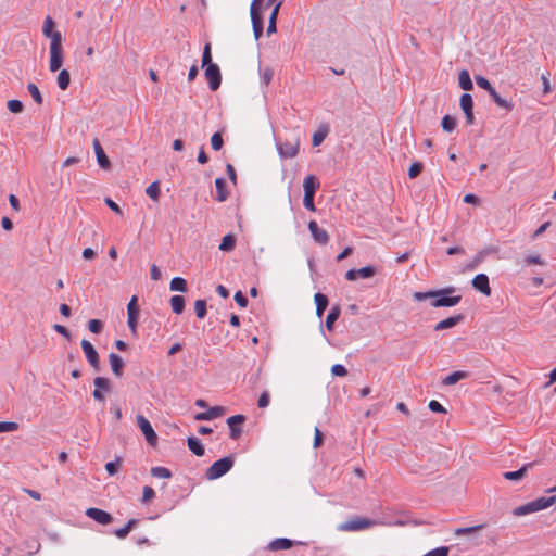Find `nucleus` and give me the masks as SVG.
<instances>
[{"label":"nucleus","instance_id":"obj_1","mask_svg":"<svg viewBox=\"0 0 556 556\" xmlns=\"http://www.w3.org/2000/svg\"><path fill=\"white\" fill-rule=\"evenodd\" d=\"M454 292L455 288L448 287L437 291L415 292L413 298L416 301L432 299L433 301L431 302V305L433 307H452L457 305L462 300L460 295H450Z\"/></svg>","mask_w":556,"mask_h":556},{"label":"nucleus","instance_id":"obj_2","mask_svg":"<svg viewBox=\"0 0 556 556\" xmlns=\"http://www.w3.org/2000/svg\"><path fill=\"white\" fill-rule=\"evenodd\" d=\"M233 466V458L231 456L223 457L214 462L206 470L205 477L207 480H216L226 475Z\"/></svg>","mask_w":556,"mask_h":556},{"label":"nucleus","instance_id":"obj_3","mask_svg":"<svg viewBox=\"0 0 556 556\" xmlns=\"http://www.w3.org/2000/svg\"><path fill=\"white\" fill-rule=\"evenodd\" d=\"M49 54V70L51 72L59 71L63 63V48L62 43H59V38H56L54 42H50Z\"/></svg>","mask_w":556,"mask_h":556},{"label":"nucleus","instance_id":"obj_4","mask_svg":"<svg viewBox=\"0 0 556 556\" xmlns=\"http://www.w3.org/2000/svg\"><path fill=\"white\" fill-rule=\"evenodd\" d=\"M276 149L281 159H293L299 154L300 140L280 142L276 141Z\"/></svg>","mask_w":556,"mask_h":556},{"label":"nucleus","instance_id":"obj_5","mask_svg":"<svg viewBox=\"0 0 556 556\" xmlns=\"http://www.w3.org/2000/svg\"><path fill=\"white\" fill-rule=\"evenodd\" d=\"M375 522L367 519V518H354L350 519L345 522H342L338 526V530L344 531V532H351V531H361L364 529H367L371 527Z\"/></svg>","mask_w":556,"mask_h":556},{"label":"nucleus","instance_id":"obj_6","mask_svg":"<svg viewBox=\"0 0 556 556\" xmlns=\"http://www.w3.org/2000/svg\"><path fill=\"white\" fill-rule=\"evenodd\" d=\"M137 426L143 433L147 442L150 445L154 446L157 443V435H156L154 429L152 428V425L150 424V421L144 416L138 415L137 416Z\"/></svg>","mask_w":556,"mask_h":556},{"label":"nucleus","instance_id":"obj_7","mask_svg":"<svg viewBox=\"0 0 556 556\" xmlns=\"http://www.w3.org/2000/svg\"><path fill=\"white\" fill-rule=\"evenodd\" d=\"M205 78L207 79L210 89L213 91L217 90L222 81L219 67L216 64H210L205 68Z\"/></svg>","mask_w":556,"mask_h":556},{"label":"nucleus","instance_id":"obj_8","mask_svg":"<svg viewBox=\"0 0 556 556\" xmlns=\"http://www.w3.org/2000/svg\"><path fill=\"white\" fill-rule=\"evenodd\" d=\"M127 325L132 333L136 332L137 323L139 317V308L137 306V296L134 295L127 305Z\"/></svg>","mask_w":556,"mask_h":556},{"label":"nucleus","instance_id":"obj_9","mask_svg":"<svg viewBox=\"0 0 556 556\" xmlns=\"http://www.w3.org/2000/svg\"><path fill=\"white\" fill-rule=\"evenodd\" d=\"M459 105L465 114L466 123L468 125H472L475 123V116H473V112H472V108H473L472 97L469 93H463L459 99Z\"/></svg>","mask_w":556,"mask_h":556},{"label":"nucleus","instance_id":"obj_10","mask_svg":"<svg viewBox=\"0 0 556 556\" xmlns=\"http://www.w3.org/2000/svg\"><path fill=\"white\" fill-rule=\"evenodd\" d=\"M81 349L85 353V356L88 363L94 368L98 369L100 365L99 354L93 348V345L86 339L81 340Z\"/></svg>","mask_w":556,"mask_h":556},{"label":"nucleus","instance_id":"obj_11","mask_svg":"<svg viewBox=\"0 0 556 556\" xmlns=\"http://www.w3.org/2000/svg\"><path fill=\"white\" fill-rule=\"evenodd\" d=\"M54 28V21L52 20L51 16H46V18L43 20V25H42V34L46 38H49L50 39V42H54V40L56 38H59V43H62L63 41V37H62V34L60 31H54L53 30Z\"/></svg>","mask_w":556,"mask_h":556},{"label":"nucleus","instance_id":"obj_12","mask_svg":"<svg viewBox=\"0 0 556 556\" xmlns=\"http://www.w3.org/2000/svg\"><path fill=\"white\" fill-rule=\"evenodd\" d=\"M86 516L93 519L100 525H109L113 520L112 516L109 513L94 507L88 508L86 510Z\"/></svg>","mask_w":556,"mask_h":556},{"label":"nucleus","instance_id":"obj_13","mask_svg":"<svg viewBox=\"0 0 556 556\" xmlns=\"http://www.w3.org/2000/svg\"><path fill=\"white\" fill-rule=\"evenodd\" d=\"M308 230L312 233L313 239L315 242L319 244H327L329 241V236L326 230L318 227L317 223L315 220H311L308 223Z\"/></svg>","mask_w":556,"mask_h":556},{"label":"nucleus","instance_id":"obj_14","mask_svg":"<svg viewBox=\"0 0 556 556\" xmlns=\"http://www.w3.org/2000/svg\"><path fill=\"white\" fill-rule=\"evenodd\" d=\"M245 417L243 415H233L227 419V425L230 429V438L238 439L241 434L240 426L244 422Z\"/></svg>","mask_w":556,"mask_h":556},{"label":"nucleus","instance_id":"obj_15","mask_svg":"<svg viewBox=\"0 0 556 556\" xmlns=\"http://www.w3.org/2000/svg\"><path fill=\"white\" fill-rule=\"evenodd\" d=\"M92 146L99 166L103 169H109L111 167V162L97 138L93 139Z\"/></svg>","mask_w":556,"mask_h":556},{"label":"nucleus","instance_id":"obj_16","mask_svg":"<svg viewBox=\"0 0 556 556\" xmlns=\"http://www.w3.org/2000/svg\"><path fill=\"white\" fill-rule=\"evenodd\" d=\"M472 286L476 290L480 291L484 295L491 294V288L489 285V277L485 274H478L472 279Z\"/></svg>","mask_w":556,"mask_h":556},{"label":"nucleus","instance_id":"obj_17","mask_svg":"<svg viewBox=\"0 0 556 556\" xmlns=\"http://www.w3.org/2000/svg\"><path fill=\"white\" fill-rule=\"evenodd\" d=\"M226 413V408L223 406H214L203 413H198L194 416L195 420H212L223 416Z\"/></svg>","mask_w":556,"mask_h":556},{"label":"nucleus","instance_id":"obj_18","mask_svg":"<svg viewBox=\"0 0 556 556\" xmlns=\"http://www.w3.org/2000/svg\"><path fill=\"white\" fill-rule=\"evenodd\" d=\"M533 466H534V463H527L520 469H518L516 471L504 472L503 476L507 480L518 481V480H521Z\"/></svg>","mask_w":556,"mask_h":556},{"label":"nucleus","instance_id":"obj_19","mask_svg":"<svg viewBox=\"0 0 556 556\" xmlns=\"http://www.w3.org/2000/svg\"><path fill=\"white\" fill-rule=\"evenodd\" d=\"M462 320H463V316L462 315L451 316V317H448L446 319H443V320L439 321L434 326V330L435 331H441V330H444V329L453 328L456 325H458Z\"/></svg>","mask_w":556,"mask_h":556},{"label":"nucleus","instance_id":"obj_20","mask_svg":"<svg viewBox=\"0 0 556 556\" xmlns=\"http://www.w3.org/2000/svg\"><path fill=\"white\" fill-rule=\"evenodd\" d=\"M110 365L112 368L113 374L116 377H121L123 375V368H124V361L122 357L115 353H111L109 355Z\"/></svg>","mask_w":556,"mask_h":556},{"label":"nucleus","instance_id":"obj_21","mask_svg":"<svg viewBox=\"0 0 556 556\" xmlns=\"http://www.w3.org/2000/svg\"><path fill=\"white\" fill-rule=\"evenodd\" d=\"M319 188V181L314 175H307L303 180L304 194H315Z\"/></svg>","mask_w":556,"mask_h":556},{"label":"nucleus","instance_id":"obj_22","mask_svg":"<svg viewBox=\"0 0 556 556\" xmlns=\"http://www.w3.org/2000/svg\"><path fill=\"white\" fill-rule=\"evenodd\" d=\"M293 546V542L289 539H286V538H279V539H275L273 540L269 545H268V548L270 551H283V549H289Z\"/></svg>","mask_w":556,"mask_h":556},{"label":"nucleus","instance_id":"obj_23","mask_svg":"<svg viewBox=\"0 0 556 556\" xmlns=\"http://www.w3.org/2000/svg\"><path fill=\"white\" fill-rule=\"evenodd\" d=\"M458 84H459V87L463 90H465V91L472 90L473 84H472V80L470 78V75H469L468 71L463 70V71L459 72V74H458Z\"/></svg>","mask_w":556,"mask_h":556},{"label":"nucleus","instance_id":"obj_24","mask_svg":"<svg viewBox=\"0 0 556 556\" xmlns=\"http://www.w3.org/2000/svg\"><path fill=\"white\" fill-rule=\"evenodd\" d=\"M329 132V128L328 126L326 125H321L314 134H313V137H312V143H313V147H318L319 144L323 143V141L325 140V138L327 137Z\"/></svg>","mask_w":556,"mask_h":556},{"label":"nucleus","instance_id":"obj_25","mask_svg":"<svg viewBox=\"0 0 556 556\" xmlns=\"http://www.w3.org/2000/svg\"><path fill=\"white\" fill-rule=\"evenodd\" d=\"M315 303H316V315L321 318L324 312L326 311L328 306V299L326 295L321 293H316L314 296Z\"/></svg>","mask_w":556,"mask_h":556},{"label":"nucleus","instance_id":"obj_26","mask_svg":"<svg viewBox=\"0 0 556 556\" xmlns=\"http://www.w3.org/2000/svg\"><path fill=\"white\" fill-rule=\"evenodd\" d=\"M236 247V237L232 233L226 235L218 247L223 252H230Z\"/></svg>","mask_w":556,"mask_h":556},{"label":"nucleus","instance_id":"obj_27","mask_svg":"<svg viewBox=\"0 0 556 556\" xmlns=\"http://www.w3.org/2000/svg\"><path fill=\"white\" fill-rule=\"evenodd\" d=\"M340 307L338 305L336 306H332L330 312L328 313L327 317H326V321H325V327L331 331L332 328H333V324L334 321L339 318L340 316Z\"/></svg>","mask_w":556,"mask_h":556},{"label":"nucleus","instance_id":"obj_28","mask_svg":"<svg viewBox=\"0 0 556 556\" xmlns=\"http://www.w3.org/2000/svg\"><path fill=\"white\" fill-rule=\"evenodd\" d=\"M490 97L493 99V101L500 106V108H503V109H506L508 111H510L513 109V104L510 101L502 98L497 91L495 90V88H493L490 92H489Z\"/></svg>","mask_w":556,"mask_h":556},{"label":"nucleus","instance_id":"obj_29","mask_svg":"<svg viewBox=\"0 0 556 556\" xmlns=\"http://www.w3.org/2000/svg\"><path fill=\"white\" fill-rule=\"evenodd\" d=\"M188 447L197 456H202L204 454V447L201 441L197 438H188Z\"/></svg>","mask_w":556,"mask_h":556},{"label":"nucleus","instance_id":"obj_30","mask_svg":"<svg viewBox=\"0 0 556 556\" xmlns=\"http://www.w3.org/2000/svg\"><path fill=\"white\" fill-rule=\"evenodd\" d=\"M538 511L536 510V507H535V504L534 502H529L525 505H521V506H518L514 509V515L515 516H525V515H528V514H531V513H535Z\"/></svg>","mask_w":556,"mask_h":556},{"label":"nucleus","instance_id":"obj_31","mask_svg":"<svg viewBox=\"0 0 556 556\" xmlns=\"http://www.w3.org/2000/svg\"><path fill=\"white\" fill-rule=\"evenodd\" d=\"M58 86L61 90H66L71 83V75L67 70L60 71L58 78Z\"/></svg>","mask_w":556,"mask_h":556},{"label":"nucleus","instance_id":"obj_32","mask_svg":"<svg viewBox=\"0 0 556 556\" xmlns=\"http://www.w3.org/2000/svg\"><path fill=\"white\" fill-rule=\"evenodd\" d=\"M466 377L467 372L465 371H454L443 379V384L452 386L457 383L459 380L465 379Z\"/></svg>","mask_w":556,"mask_h":556},{"label":"nucleus","instance_id":"obj_33","mask_svg":"<svg viewBox=\"0 0 556 556\" xmlns=\"http://www.w3.org/2000/svg\"><path fill=\"white\" fill-rule=\"evenodd\" d=\"M170 306L175 314H181L185 308V299L181 295L172 296Z\"/></svg>","mask_w":556,"mask_h":556},{"label":"nucleus","instance_id":"obj_34","mask_svg":"<svg viewBox=\"0 0 556 556\" xmlns=\"http://www.w3.org/2000/svg\"><path fill=\"white\" fill-rule=\"evenodd\" d=\"M169 289L172 291L186 292L187 291V281L181 277H175L172 279Z\"/></svg>","mask_w":556,"mask_h":556},{"label":"nucleus","instance_id":"obj_35","mask_svg":"<svg viewBox=\"0 0 556 556\" xmlns=\"http://www.w3.org/2000/svg\"><path fill=\"white\" fill-rule=\"evenodd\" d=\"M536 507V510L546 509L552 506L556 502V496L549 497H540L533 501Z\"/></svg>","mask_w":556,"mask_h":556},{"label":"nucleus","instance_id":"obj_36","mask_svg":"<svg viewBox=\"0 0 556 556\" xmlns=\"http://www.w3.org/2000/svg\"><path fill=\"white\" fill-rule=\"evenodd\" d=\"M254 37L257 40L263 34V18L261 15L251 16Z\"/></svg>","mask_w":556,"mask_h":556},{"label":"nucleus","instance_id":"obj_37","mask_svg":"<svg viewBox=\"0 0 556 556\" xmlns=\"http://www.w3.org/2000/svg\"><path fill=\"white\" fill-rule=\"evenodd\" d=\"M27 90H28L29 94L31 96L33 100H34L37 104H39V105H40V104H42V102H43V98H42V96H41V93H40L39 88H38L35 84L29 83V84L27 85Z\"/></svg>","mask_w":556,"mask_h":556},{"label":"nucleus","instance_id":"obj_38","mask_svg":"<svg viewBox=\"0 0 556 556\" xmlns=\"http://www.w3.org/2000/svg\"><path fill=\"white\" fill-rule=\"evenodd\" d=\"M151 475L157 479H169L172 477L169 469L161 466L151 468Z\"/></svg>","mask_w":556,"mask_h":556},{"label":"nucleus","instance_id":"obj_39","mask_svg":"<svg viewBox=\"0 0 556 556\" xmlns=\"http://www.w3.org/2000/svg\"><path fill=\"white\" fill-rule=\"evenodd\" d=\"M146 193L153 201H159L160 198V182L154 181L150 186L147 187Z\"/></svg>","mask_w":556,"mask_h":556},{"label":"nucleus","instance_id":"obj_40","mask_svg":"<svg viewBox=\"0 0 556 556\" xmlns=\"http://www.w3.org/2000/svg\"><path fill=\"white\" fill-rule=\"evenodd\" d=\"M441 126L444 131L452 132L456 127V119L451 115H445L442 118Z\"/></svg>","mask_w":556,"mask_h":556},{"label":"nucleus","instance_id":"obj_41","mask_svg":"<svg viewBox=\"0 0 556 556\" xmlns=\"http://www.w3.org/2000/svg\"><path fill=\"white\" fill-rule=\"evenodd\" d=\"M194 311L198 318L202 319L206 315V302L204 300H197L194 302Z\"/></svg>","mask_w":556,"mask_h":556},{"label":"nucleus","instance_id":"obj_42","mask_svg":"<svg viewBox=\"0 0 556 556\" xmlns=\"http://www.w3.org/2000/svg\"><path fill=\"white\" fill-rule=\"evenodd\" d=\"M224 186H225V180L223 178H216L215 179V187H216L217 192H218L217 200L219 202L225 201L226 198H227V193L224 190Z\"/></svg>","mask_w":556,"mask_h":556},{"label":"nucleus","instance_id":"obj_43","mask_svg":"<svg viewBox=\"0 0 556 556\" xmlns=\"http://www.w3.org/2000/svg\"><path fill=\"white\" fill-rule=\"evenodd\" d=\"M357 274L359 278H371L376 274V268L372 265L362 267L357 269Z\"/></svg>","mask_w":556,"mask_h":556},{"label":"nucleus","instance_id":"obj_44","mask_svg":"<svg viewBox=\"0 0 556 556\" xmlns=\"http://www.w3.org/2000/svg\"><path fill=\"white\" fill-rule=\"evenodd\" d=\"M525 264L527 266L534 265V264L544 266V265H546V261L544 258H542L540 255H527L525 257Z\"/></svg>","mask_w":556,"mask_h":556},{"label":"nucleus","instance_id":"obj_45","mask_svg":"<svg viewBox=\"0 0 556 556\" xmlns=\"http://www.w3.org/2000/svg\"><path fill=\"white\" fill-rule=\"evenodd\" d=\"M475 80H476L477 85H478L480 88H482V89H484L485 91H488V93H489V92L494 88V87L490 84V81H489L485 77H483V76H481V75H477V76L475 77Z\"/></svg>","mask_w":556,"mask_h":556},{"label":"nucleus","instance_id":"obj_46","mask_svg":"<svg viewBox=\"0 0 556 556\" xmlns=\"http://www.w3.org/2000/svg\"><path fill=\"white\" fill-rule=\"evenodd\" d=\"M212 63L211 43H206L202 54V66H208Z\"/></svg>","mask_w":556,"mask_h":556},{"label":"nucleus","instance_id":"obj_47","mask_svg":"<svg viewBox=\"0 0 556 556\" xmlns=\"http://www.w3.org/2000/svg\"><path fill=\"white\" fill-rule=\"evenodd\" d=\"M18 429V424L14 421H0V433L1 432H13Z\"/></svg>","mask_w":556,"mask_h":556},{"label":"nucleus","instance_id":"obj_48","mask_svg":"<svg viewBox=\"0 0 556 556\" xmlns=\"http://www.w3.org/2000/svg\"><path fill=\"white\" fill-rule=\"evenodd\" d=\"M450 547L447 546H440L434 549L429 551L422 556H448Z\"/></svg>","mask_w":556,"mask_h":556},{"label":"nucleus","instance_id":"obj_49","mask_svg":"<svg viewBox=\"0 0 556 556\" xmlns=\"http://www.w3.org/2000/svg\"><path fill=\"white\" fill-rule=\"evenodd\" d=\"M7 105L9 111L12 113H21L24 108L23 103L20 100H9Z\"/></svg>","mask_w":556,"mask_h":556},{"label":"nucleus","instance_id":"obj_50","mask_svg":"<svg viewBox=\"0 0 556 556\" xmlns=\"http://www.w3.org/2000/svg\"><path fill=\"white\" fill-rule=\"evenodd\" d=\"M119 466H121V459H119V458H117V459H116V460H114V462H109V463H106V464H105V470L108 471V473H109L110 476H113V475H115V473L118 471Z\"/></svg>","mask_w":556,"mask_h":556},{"label":"nucleus","instance_id":"obj_51","mask_svg":"<svg viewBox=\"0 0 556 556\" xmlns=\"http://www.w3.org/2000/svg\"><path fill=\"white\" fill-rule=\"evenodd\" d=\"M421 170H422V164L420 162H414L408 169L409 178H412V179L416 178L420 174Z\"/></svg>","mask_w":556,"mask_h":556},{"label":"nucleus","instance_id":"obj_52","mask_svg":"<svg viewBox=\"0 0 556 556\" xmlns=\"http://www.w3.org/2000/svg\"><path fill=\"white\" fill-rule=\"evenodd\" d=\"M211 146L216 151L222 149V147H223V138H222V135L219 132L213 134V136L211 137Z\"/></svg>","mask_w":556,"mask_h":556},{"label":"nucleus","instance_id":"obj_53","mask_svg":"<svg viewBox=\"0 0 556 556\" xmlns=\"http://www.w3.org/2000/svg\"><path fill=\"white\" fill-rule=\"evenodd\" d=\"M93 383H94L96 389L109 390V388H110V382L104 377L94 378Z\"/></svg>","mask_w":556,"mask_h":556},{"label":"nucleus","instance_id":"obj_54","mask_svg":"<svg viewBox=\"0 0 556 556\" xmlns=\"http://www.w3.org/2000/svg\"><path fill=\"white\" fill-rule=\"evenodd\" d=\"M154 497H155L154 490L151 486H149V485L143 486V490H142V502L147 503V502L151 501Z\"/></svg>","mask_w":556,"mask_h":556},{"label":"nucleus","instance_id":"obj_55","mask_svg":"<svg viewBox=\"0 0 556 556\" xmlns=\"http://www.w3.org/2000/svg\"><path fill=\"white\" fill-rule=\"evenodd\" d=\"M102 327H103L102 323L98 319H90L88 323V329L92 333H99L102 330Z\"/></svg>","mask_w":556,"mask_h":556},{"label":"nucleus","instance_id":"obj_56","mask_svg":"<svg viewBox=\"0 0 556 556\" xmlns=\"http://www.w3.org/2000/svg\"><path fill=\"white\" fill-rule=\"evenodd\" d=\"M331 374L333 376H338V377H344L348 375V370L346 368L341 365V364H334L332 367H331Z\"/></svg>","mask_w":556,"mask_h":556},{"label":"nucleus","instance_id":"obj_57","mask_svg":"<svg viewBox=\"0 0 556 556\" xmlns=\"http://www.w3.org/2000/svg\"><path fill=\"white\" fill-rule=\"evenodd\" d=\"M303 205L308 211L314 212L316 210L315 204H314V195L313 194H304Z\"/></svg>","mask_w":556,"mask_h":556},{"label":"nucleus","instance_id":"obj_58","mask_svg":"<svg viewBox=\"0 0 556 556\" xmlns=\"http://www.w3.org/2000/svg\"><path fill=\"white\" fill-rule=\"evenodd\" d=\"M269 402H270L269 393L267 391H265L260 395L257 405L260 408H265L269 405Z\"/></svg>","mask_w":556,"mask_h":556},{"label":"nucleus","instance_id":"obj_59","mask_svg":"<svg viewBox=\"0 0 556 556\" xmlns=\"http://www.w3.org/2000/svg\"><path fill=\"white\" fill-rule=\"evenodd\" d=\"M263 3V0H252L251 7H250V15L256 16L260 14V9Z\"/></svg>","mask_w":556,"mask_h":556},{"label":"nucleus","instance_id":"obj_60","mask_svg":"<svg viewBox=\"0 0 556 556\" xmlns=\"http://www.w3.org/2000/svg\"><path fill=\"white\" fill-rule=\"evenodd\" d=\"M274 76V71L269 67L265 68L261 74V79L265 85H268Z\"/></svg>","mask_w":556,"mask_h":556},{"label":"nucleus","instance_id":"obj_61","mask_svg":"<svg viewBox=\"0 0 556 556\" xmlns=\"http://www.w3.org/2000/svg\"><path fill=\"white\" fill-rule=\"evenodd\" d=\"M233 299H235L236 303H237L240 307H242V308L247 307V305H248V300H247V298L242 294V292H241V291L236 292V294H235Z\"/></svg>","mask_w":556,"mask_h":556},{"label":"nucleus","instance_id":"obj_62","mask_svg":"<svg viewBox=\"0 0 556 556\" xmlns=\"http://www.w3.org/2000/svg\"><path fill=\"white\" fill-rule=\"evenodd\" d=\"M428 406L433 413H445V408L435 400L430 401Z\"/></svg>","mask_w":556,"mask_h":556},{"label":"nucleus","instance_id":"obj_63","mask_svg":"<svg viewBox=\"0 0 556 556\" xmlns=\"http://www.w3.org/2000/svg\"><path fill=\"white\" fill-rule=\"evenodd\" d=\"M483 526L482 525H479V526H475V527H467V528H458L456 529L455 533L457 535H460V534H467V533H471L476 530H479L481 529Z\"/></svg>","mask_w":556,"mask_h":556},{"label":"nucleus","instance_id":"obj_64","mask_svg":"<svg viewBox=\"0 0 556 556\" xmlns=\"http://www.w3.org/2000/svg\"><path fill=\"white\" fill-rule=\"evenodd\" d=\"M314 447L317 448L321 445L323 442V433L321 431L316 427L315 433H314Z\"/></svg>","mask_w":556,"mask_h":556}]
</instances>
